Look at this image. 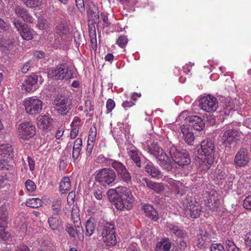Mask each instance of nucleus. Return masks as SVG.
<instances>
[{
    "instance_id": "nucleus-49",
    "label": "nucleus",
    "mask_w": 251,
    "mask_h": 251,
    "mask_svg": "<svg viewBox=\"0 0 251 251\" xmlns=\"http://www.w3.org/2000/svg\"><path fill=\"white\" fill-rule=\"evenodd\" d=\"M25 186L29 192H33L36 189V186L35 183L31 180L28 179L25 183Z\"/></svg>"
},
{
    "instance_id": "nucleus-43",
    "label": "nucleus",
    "mask_w": 251,
    "mask_h": 251,
    "mask_svg": "<svg viewBox=\"0 0 251 251\" xmlns=\"http://www.w3.org/2000/svg\"><path fill=\"white\" fill-rule=\"evenodd\" d=\"M69 27L63 23H60L56 26V33L60 36L67 35L69 32Z\"/></svg>"
},
{
    "instance_id": "nucleus-21",
    "label": "nucleus",
    "mask_w": 251,
    "mask_h": 251,
    "mask_svg": "<svg viewBox=\"0 0 251 251\" xmlns=\"http://www.w3.org/2000/svg\"><path fill=\"white\" fill-rule=\"evenodd\" d=\"M158 159L157 163L163 169L167 172L171 171L173 169V161L172 158H170L165 152L163 155H160Z\"/></svg>"
},
{
    "instance_id": "nucleus-23",
    "label": "nucleus",
    "mask_w": 251,
    "mask_h": 251,
    "mask_svg": "<svg viewBox=\"0 0 251 251\" xmlns=\"http://www.w3.org/2000/svg\"><path fill=\"white\" fill-rule=\"evenodd\" d=\"M142 181L144 184H146L149 189L153 190L156 193L159 194L163 192L165 189L164 185L162 183H156L152 182L147 178L143 177Z\"/></svg>"
},
{
    "instance_id": "nucleus-60",
    "label": "nucleus",
    "mask_w": 251,
    "mask_h": 251,
    "mask_svg": "<svg viewBox=\"0 0 251 251\" xmlns=\"http://www.w3.org/2000/svg\"><path fill=\"white\" fill-rule=\"evenodd\" d=\"M100 16L104 25L108 26L109 24L108 22V13L106 12H102L101 13Z\"/></svg>"
},
{
    "instance_id": "nucleus-42",
    "label": "nucleus",
    "mask_w": 251,
    "mask_h": 251,
    "mask_svg": "<svg viewBox=\"0 0 251 251\" xmlns=\"http://www.w3.org/2000/svg\"><path fill=\"white\" fill-rule=\"evenodd\" d=\"M42 202L40 199L31 198L26 201V205L32 208H38L42 205Z\"/></svg>"
},
{
    "instance_id": "nucleus-33",
    "label": "nucleus",
    "mask_w": 251,
    "mask_h": 251,
    "mask_svg": "<svg viewBox=\"0 0 251 251\" xmlns=\"http://www.w3.org/2000/svg\"><path fill=\"white\" fill-rule=\"evenodd\" d=\"M148 152L156 159H158L160 155L165 152L162 148L155 143H152L147 147Z\"/></svg>"
},
{
    "instance_id": "nucleus-58",
    "label": "nucleus",
    "mask_w": 251,
    "mask_h": 251,
    "mask_svg": "<svg viewBox=\"0 0 251 251\" xmlns=\"http://www.w3.org/2000/svg\"><path fill=\"white\" fill-rule=\"evenodd\" d=\"M244 207L249 210H251V196L247 197L243 201Z\"/></svg>"
},
{
    "instance_id": "nucleus-46",
    "label": "nucleus",
    "mask_w": 251,
    "mask_h": 251,
    "mask_svg": "<svg viewBox=\"0 0 251 251\" xmlns=\"http://www.w3.org/2000/svg\"><path fill=\"white\" fill-rule=\"evenodd\" d=\"M128 40L125 35L120 36L116 41V44L122 49L125 48L128 43Z\"/></svg>"
},
{
    "instance_id": "nucleus-4",
    "label": "nucleus",
    "mask_w": 251,
    "mask_h": 251,
    "mask_svg": "<svg viewBox=\"0 0 251 251\" xmlns=\"http://www.w3.org/2000/svg\"><path fill=\"white\" fill-rule=\"evenodd\" d=\"M169 153L172 160L180 166H187L191 163L190 155L186 150L179 151L176 147L172 146Z\"/></svg>"
},
{
    "instance_id": "nucleus-28",
    "label": "nucleus",
    "mask_w": 251,
    "mask_h": 251,
    "mask_svg": "<svg viewBox=\"0 0 251 251\" xmlns=\"http://www.w3.org/2000/svg\"><path fill=\"white\" fill-rule=\"evenodd\" d=\"M214 158L205 156L203 158H198L197 159L198 164L199 168L203 171H206L210 168L214 163Z\"/></svg>"
},
{
    "instance_id": "nucleus-57",
    "label": "nucleus",
    "mask_w": 251,
    "mask_h": 251,
    "mask_svg": "<svg viewBox=\"0 0 251 251\" xmlns=\"http://www.w3.org/2000/svg\"><path fill=\"white\" fill-rule=\"evenodd\" d=\"M93 194L95 198L98 200H101L104 197L101 190L99 189H95L93 191Z\"/></svg>"
},
{
    "instance_id": "nucleus-27",
    "label": "nucleus",
    "mask_w": 251,
    "mask_h": 251,
    "mask_svg": "<svg viewBox=\"0 0 251 251\" xmlns=\"http://www.w3.org/2000/svg\"><path fill=\"white\" fill-rule=\"evenodd\" d=\"M146 215L152 221H157L159 219L157 211L151 204L145 203L142 206Z\"/></svg>"
},
{
    "instance_id": "nucleus-47",
    "label": "nucleus",
    "mask_w": 251,
    "mask_h": 251,
    "mask_svg": "<svg viewBox=\"0 0 251 251\" xmlns=\"http://www.w3.org/2000/svg\"><path fill=\"white\" fill-rule=\"evenodd\" d=\"M24 4L29 7H35L38 6L42 0H22Z\"/></svg>"
},
{
    "instance_id": "nucleus-40",
    "label": "nucleus",
    "mask_w": 251,
    "mask_h": 251,
    "mask_svg": "<svg viewBox=\"0 0 251 251\" xmlns=\"http://www.w3.org/2000/svg\"><path fill=\"white\" fill-rule=\"evenodd\" d=\"M95 225L91 219L88 220L85 224V235L87 236H91L94 232Z\"/></svg>"
},
{
    "instance_id": "nucleus-56",
    "label": "nucleus",
    "mask_w": 251,
    "mask_h": 251,
    "mask_svg": "<svg viewBox=\"0 0 251 251\" xmlns=\"http://www.w3.org/2000/svg\"><path fill=\"white\" fill-rule=\"evenodd\" d=\"M94 147V143L87 141L86 147V155L87 157H89L92 154V152Z\"/></svg>"
},
{
    "instance_id": "nucleus-37",
    "label": "nucleus",
    "mask_w": 251,
    "mask_h": 251,
    "mask_svg": "<svg viewBox=\"0 0 251 251\" xmlns=\"http://www.w3.org/2000/svg\"><path fill=\"white\" fill-rule=\"evenodd\" d=\"M219 205V200L213 195H209L206 203V207L211 210L214 211Z\"/></svg>"
},
{
    "instance_id": "nucleus-16",
    "label": "nucleus",
    "mask_w": 251,
    "mask_h": 251,
    "mask_svg": "<svg viewBox=\"0 0 251 251\" xmlns=\"http://www.w3.org/2000/svg\"><path fill=\"white\" fill-rule=\"evenodd\" d=\"M250 160L248 151L245 148H242L236 154L234 161L236 166L245 167L248 165Z\"/></svg>"
},
{
    "instance_id": "nucleus-3",
    "label": "nucleus",
    "mask_w": 251,
    "mask_h": 251,
    "mask_svg": "<svg viewBox=\"0 0 251 251\" xmlns=\"http://www.w3.org/2000/svg\"><path fill=\"white\" fill-rule=\"evenodd\" d=\"M116 177L114 170L110 168H104L97 171L95 180L104 187H111L116 183Z\"/></svg>"
},
{
    "instance_id": "nucleus-51",
    "label": "nucleus",
    "mask_w": 251,
    "mask_h": 251,
    "mask_svg": "<svg viewBox=\"0 0 251 251\" xmlns=\"http://www.w3.org/2000/svg\"><path fill=\"white\" fill-rule=\"evenodd\" d=\"M115 107V101L111 99H109L106 101V107L107 112L106 113L108 114L111 112L112 110Z\"/></svg>"
},
{
    "instance_id": "nucleus-62",
    "label": "nucleus",
    "mask_w": 251,
    "mask_h": 251,
    "mask_svg": "<svg viewBox=\"0 0 251 251\" xmlns=\"http://www.w3.org/2000/svg\"><path fill=\"white\" fill-rule=\"evenodd\" d=\"M79 129V128L72 127V129L70 132L71 138L75 139L77 136Z\"/></svg>"
},
{
    "instance_id": "nucleus-30",
    "label": "nucleus",
    "mask_w": 251,
    "mask_h": 251,
    "mask_svg": "<svg viewBox=\"0 0 251 251\" xmlns=\"http://www.w3.org/2000/svg\"><path fill=\"white\" fill-rule=\"evenodd\" d=\"M167 226L173 234L178 238H184L187 236L186 231L178 226L175 225L173 224H169Z\"/></svg>"
},
{
    "instance_id": "nucleus-9",
    "label": "nucleus",
    "mask_w": 251,
    "mask_h": 251,
    "mask_svg": "<svg viewBox=\"0 0 251 251\" xmlns=\"http://www.w3.org/2000/svg\"><path fill=\"white\" fill-rule=\"evenodd\" d=\"M101 236L103 242L106 246H114L117 243L114 225L106 223L103 226Z\"/></svg>"
},
{
    "instance_id": "nucleus-31",
    "label": "nucleus",
    "mask_w": 251,
    "mask_h": 251,
    "mask_svg": "<svg viewBox=\"0 0 251 251\" xmlns=\"http://www.w3.org/2000/svg\"><path fill=\"white\" fill-rule=\"evenodd\" d=\"M145 169L146 172L152 177L159 178L161 176V171L157 167L154 166L151 162H149L146 164Z\"/></svg>"
},
{
    "instance_id": "nucleus-55",
    "label": "nucleus",
    "mask_w": 251,
    "mask_h": 251,
    "mask_svg": "<svg viewBox=\"0 0 251 251\" xmlns=\"http://www.w3.org/2000/svg\"><path fill=\"white\" fill-rule=\"evenodd\" d=\"M75 194L74 191L70 192L68 195L67 201L69 205H72L74 204L75 202Z\"/></svg>"
},
{
    "instance_id": "nucleus-7",
    "label": "nucleus",
    "mask_w": 251,
    "mask_h": 251,
    "mask_svg": "<svg viewBox=\"0 0 251 251\" xmlns=\"http://www.w3.org/2000/svg\"><path fill=\"white\" fill-rule=\"evenodd\" d=\"M25 110L30 115L39 114L42 110L43 102L35 97H28L24 102Z\"/></svg>"
},
{
    "instance_id": "nucleus-14",
    "label": "nucleus",
    "mask_w": 251,
    "mask_h": 251,
    "mask_svg": "<svg viewBox=\"0 0 251 251\" xmlns=\"http://www.w3.org/2000/svg\"><path fill=\"white\" fill-rule=\"evenodd\" d=\"M12 22L23 39L25 40L32 39V30L27 25L22 23L16 18H13Z\"/></svg>"
},
{
    "instance_id": "nucleus-26",
    "label": "nucleus",
    "mask_w": 251,
    "mask_h": 251,
    "mask_svg": "<svg viewBox=\"0 0 251 251\" xmlns=\"http://www.w3.org/2000/svg\"><path fill=\"white\" fill-rule=\"evenodd\" d=\"M181 130L185 143L189 146H193L195 139L194 133L189 130L187 126L184 125L181 126Z\"/></svg>"
},
{
    "instance_id": "nucleus-44",
    "label": "nucleus",
    "mask_w": 251,
    "mask_h": 251,
    "mask_svg": "<svg viewBox=\"0 0 251 251\" xmlns=\"http://www.w3.org/2000/svg\"><path fill=\"white\" fill-rule=\"evenodd\" d=\"M97 134V131L96 127L95 125H93L91 126L90 128L87 141L94 143L96 140Z\"/></svg>"
},
{
    "instance_id": "nucleus-5",
    "label": "nucleus",
    "mask_w": 251,
    "mask_h": 251,
    "mask_svg": "<svg viewBox=\"0 0 251 251\" xmlns=\"http://www.w3.org/2000/svg\"><path fill=\"white\" fill-rule=\"evenodd\" d=\"M50 75L55 80L69 79L74 78L73 71L69 69L66 64H60L51 70Z\"/></svg>"
},
{
    "instance_id": "nucleus-63",
    "label": "nucleus",
    "mask_w": 251,
    "mask_h": 251,
    "mask_svg": "<svg viewBox=\"0 0 251 251\" xmlns=\"http://www.w3.org/2000/svg\"><path fill=\"white\" fill-rule=\"evenodd\" d=\"M8 29L6 23L0 18V32H3Z\"/></svg>"
},
{
    "instance_id": "nucleus-6",
    "label": "nucleus",
    "mask_w": 251,
    "mask_h": 251,
    "mask_svg": "<svg viewBox=\"0 0 251 251\" xmlns=\"http://www.w3.org/2000/svg\"><path fill=\"white\" fill-rule=\"evenodd\" d=\"M13 150L9 144L0 145V170H8L10 167L9 160L12 158Z\"/></svg>"
},
{
    "instance_id": "nucleus-54",
    "label": "nucleus",
    "mask_w": 251,
    "mask_h": 251,
    "mask_svg": "<svg viewBox=\"0 0 251 251\" xmlns=\"http://www.w3.org/2000/svg\"><path fill=\"white\" fill-rule=\"evenodd\" d=\"M245 243L248 251H251V232H249L246 234Z\"/></svg>"
},
{
    "instance_id": "nucleus-59",
    "label": "nucleus",
    "mask_w": 251,
    "mask_h": 251,
    "mask_svg": "<svg viewBox=\"0 0 251 251\" xmlns=\"http://www.w3.org/2000/svg\"><path fill=\"white\" fill-rule=\"evenodd\" d=\"M75 4L78 9L81 12L84 11L85 8L83 0H75Z\"/></svg>"
},
{
    "instance_id": "nucleus-2",
    "label": "nucleus",
    "mask_w": 251,
    "mask_h": 251,
    "mask_svg": "<svg viewBox=\"0 0 251 251\" xmlns=\"http://www.w3.org/2000/svg\"><path fill=\"white\" fill-rule=\"evenodd\" d=\"M239 136V132L234 129L223 131L222 145L225 148V151L229 154L233 153L236 151Z\"/></svg>"
},
{
    "instance_id": "nucleus-45",
    "label": "nucleus",
    "mask_w": 251,
    "mask_h": 251,
    "mask_svg": "<svg viewBox=\"0 0 251 251\" xmlns=\"http://www.w3.org/2000/svg\"><path fill=\"white\" fill-rule=\"evenodd\" d=\"M225 244L227 251H241L232 240H227Z\"/></svg>"
},
{
    "instance_id": "nucleus-24",
    "label": "nucleus",
    "mask_w": 251,
    "mask_h": 251,
    "mask_svg": "<svg viewBox=\"0 0 251 251\" xmlns=\"http://www.w3.org/2000/svg\"><path fill=\"white\" fill-rule=\"evenodd\" d=\"M201 212L200 207L194 204H190L185 211V214L188 218L196 219L199 217Z\"/></svg>"
},
{
    "instance_id": "nucleus-12",
    "label": "nucleus",
    "mask_w": 251,
    "mask_h": 251,
    "mask_svg": "<svg viewBox=\"0 0 251 251\" xmlns=\"http://www.w3.org/2000/svg\"><path fill=\"white\" fill-rule=\"evenodd\" d=\"M54 104L57 113L65 116L72 108V100L68 98H57L54 100Z\"/></svg>"
},
{
    "instance_id": "nucleus-17",
    "label": "nucleus",
    "mask_w": 251,
    "mask_h": 251,
    "mask_svg": "<svg viewBox=\"0 0 251 251\" xmlns=\"http://www.w3.org/2000/svg\"><path fill=\"white\" fill-rule=\"evenodd\" d=\"M127 153L130 159L138 168L141 167L142 154L139 150L133 146L128 147L126 149Z\"/></svg>"
},
{
    "instance_id": "nucleus-20",
    "label": "nucleus",
    "mask_w": 251,
    "mask_h": 251,
    "mask_svg": "<svg viewBox=\"0 0 251 251\" xmlns=\"http://www.w3.org/2000/svg\"><path fill=\"white\" fill-rule=\"evenodd\" d=\"M186 123L190 127H192L196 130L201 131L205 126L203 120L197 115H193L187 118Z\"/></svg>"
},
{
    "instance_id": "nucleus-19",
    "label": "nucleus",
    "mask_w": 251,
    "mask_h": 251,
    "mask_svg": "<svg viewBox=\"0 0 251 251\" xmlns=\"http://www.w3.org/2000/svg\"><path fill=\"white\" fill-rule=\"evenodd\" d=\"M201 149L205 156L214 158L215 147L213 141L211 139H206L201 142Z\"/></svg>"
},
{
    "instance_id": "nucleus-25",
    "label": "nucleus",
    "mask_w": 251,
    "mask_h": 251,
    "mask_svg": "<svg viewBox=\"0 0 251 251\" xmlns=\"http://www.w3.org/2000/svg\"><path fill=\"white\" fill-rule=\"evenodd\" d=\"M172 243L167 237L162 238L156 243L155 247V251H171Z\"/></svg>"
},
{
    "instance_id": "nucleus-22",
    "label": "nucleus",
    "mask_w": 251,
    "mask_h": 251,
    "mask_svg": "<svg viewBox=\"0 0 251 251\" xmlns=\"http://www.w3.org/2000/svg\"><path fill=\"white\" fill-rule=\"evenodd\" d=\"M52 121V119L48 116H40L37 120V126L40 129L45 130H50L52 128L51 124Z\"/></svg>"
},
{
    "instance_id": "nucleus-64",
    "label": "nucleus",
    "mask_w": 251,
    "mask_h": 251,
    "mask_svg": "<svg viewBox=\"0 0 251 251\" xmlns=\"http://www.w3.org/2000/svg\"><path fill=\"white\" fill-rule=\"evenodd\" d=\"M16 251H30V250L27 246L20 245L17 247Z\"/></svg>"
},
{
    "instance_id": "nucleus-52",
    "label": "nucleus",
    "mask_w": 251,
    "mask_h": 251,
    "mask_svg": "<svg viewBox=\"0 0 251 251\" xmlns=\"http://www.w3.org/2000/svg\"><path fill=\"white\" fill-rule=\"evenodd\" d=\"M211 251H226L223 245L220 243H213L210 246Z\"/></svg>"
},
{
    "instance_id": "nucleus-29",
    "label": "nucleus",
    "mask_w": 251,
    "mask_h": 251,
    "mask_svg": "<svg viewBox=\"0 0 251 251\" xmlns=\"http://www.w3.org/2000/svg\"><path fill=\"white\" fill-rule=\"evenodd\" d=\"M82 147V140L80 138L76 139L74 143L72 151V158L75 162L77 160L81 154Z\"/></svg>"
},
{
    "instance_id": "nucleus-1",
    "label": "nucleus",
    "mask_w": 251,
    "mask_h": 251,
    "mask_svg": "<svg viewBox=\"0 0 251 251\" xmlns=\"http://www.w3.org/2000/svg\"><path fill=\"white\" fill-rule=\"evenodd\" d=\"M110 201L120 210H129L132 207L134 199L130 189L126 187H118L107 192Z\"/></svg>"
},
{
    "instance_id": "nucleus-36",
    "label": "nucleus",
    "mask_w": 251,
    "mask_h": 251,
    "mask_svg": "<svg viewBox=\"0 0 251 251\" xmlns=\"http://www.w3.org/2000/svg\"><path fill=\"white\" fill-rule=\"evenodd\" d=\"M48 222L50 227L52 230H59L62 226V222L58 217H50L48 218Z\"/></svg>"
},
{
    "instance_id": "nucleus-32",
    "label": "nucleus",
    "mask_w": 251,
    "mask_h": 251,
    "mask_svg": "<svg viewBox=\"0 0 251 251\" xmlns=\"http://www.w3.org/2000/svg\"><path fill=\"white\" fill-rule=\"evenodd\" d=\"M234 105L233 102L228 99H226L221 105V109L220 111L221 115H229L234 111Z\"/></svg>"
},
{
    "instance_id": "nucleus-38",
    "label": "nucleus",
    "mask_w": 251,
    "mask_h": 251,
    "mask_svg": "<svg viewBox=\"0 0 251 251\" xmlns=\"http://www.w3.org/2000/svg\"><path fill=\"white\" fill-rule=\"evenodd\" d=\"M62 202L60 199L53 200L51 204V209L54 215H59L62 213Z\"/></svg>"
},
{
    "instance_id": "nucleus-15",
    "label": "nucleus",
    "mask_w": 251,
    "mask_h": 251,
    "mask_svg": "<svg viewBox=\"0 0 251 251\" xmlns=\"http://www.w3.org/2000/svg\"><path fill=\"white\" fill-rule=\"evenodd\" d=\"M195 244L200 249H204L212 241L210 234L206 230H201L196 236Z\"/></svg>"
},
{
    "instance_id": "nucleus-53",
    "label": "nucleus",
    "mask_w": 251,
    "mask_h": 251,
    "mask_svg": "<svg viewBox=\"0 0 251 251\" xmlns=\"http://www.w3.org/2000/svg\"><path fill=\"white\" fill-rule=\"evenodd\" d=\"M82 120L78 117L75 116L71 124V127L79 128L82 125Z\"/></svg>"
},
{
    "instance_id": "nucleus-18",
    "label": "nucleus",
    "mask_w": 251,
    "mask_h": 251,
    "mask_svg": "<svg viewBox=\"0 0 251 251\" xmlns=\"http://www.w3.org/2000/svg\"><path fill=\"white\" fill-rule=\"evenodd\" d=\"M38 76L32 75L27 76L23 83L22 89L27 92L33 91L38 87Z\"/></svg>"
},
{
    "instance_id": "nucleus-61",
    "label": "nucleus",
    "mask_w": 251,
    "mask_h": 251,
    "mask_svg": "<svg viewBox=\"0 0 251 251\" xmlns=\"http://www.w3.org/2000/svg\"><path fill=\"white\" fill-rule=\"evenodd\" d=\"M82 37L80 33L78 32H75L74 33V40L76 44L79 45L82 42Z\"/></svg>"
},
{
    "instance_id": "nucleus-11",
    "label": "nucleus",
    "mask_w": 251,
    "mask_h": 251,
    "mask_svg": "<svg viewBox=\"0 0 251 251\" xmlns=\"http://www.w3.org/2000/svg\"><path fill=\"white\" fill-rule=\"evenodd\" d=\"M112 168L116 172L119 178L126 184L131 183V176L124 164L120 161H115L112 164Z\"/></svg>"
},
{
    "instance_id": "nucleus-8",
    "label": "nucleus",
    "mask_w": 251,
    "mask_h": 251,
    "mask_svg": "<svg viewBox=\"0 0 251 251\" xmlns=\"http://www.w3.org/2000/svg\"><path fill=\"white\" fill-rule=\"evenodd\" d=\"M19 136L24 140H29L36 134V128L32 122H22L18 127Z\"/></svg>"
},
{
    "instance_id": "nucleus-50",
    "label": "nucleus",
    "mask_w": 251,
    "mask_h": 251,
    "mask_svg": "<svg viewBox=\"0 0 251 251\" xmlns=\"http://www.w3.org/2000/svg\"><path fill=\"white\" fill-rule=\"evenodd\" d=\"M179 182H177L176 180L174 181V183H172L171 185H168L169 189L174 192L176 194H178L179 193V187L178 185Z\"/></svg>"
},
{
    "instance_id": "nucleus-10",
    "label": "nucleus",
    "mask_w": 251,
    "mask_h": 251,
    "mask_svg": "<svg viewBox=\"0 0 251 251\" xmlns=\"http://www.w3.org/2000/svg\"><path fill=\"white\" fill-rule=\"evenodd\" d=\"M8 211L5 206L0 207V239L3 241L8 240L10 233L6 231L8 220Z\"/></svg>"
},
{
    "instance_id": "nucleus-48",
    "label": "nucleus",
    "mask_w": 251,
    "mask_h": 251,
    "mask_svg": "<svg viewBox=\"0 0 251 251\" xmlns=\"http://www.w3.org/2000/svg\"><path fill=\"white\" fill-rule=\"evenodd\" d=\"M98 159L104 163L105 165L110 166L112 167V164L115 161H117L116 160L112 159L109 158L105 157L103 154H100L99 156Z\"/></svg>"
},
{
    "instance_id": "nucleus-13",
    "label": "nucleus",
    "mask_w": 251,
    "mask_h": 251,
    "mask_svg": "<svg viewBox=\"0 0 251 251\" xmlns=\"http://www.w3.org/2000/svg\"><path fill=\"white\" fill-rule=\"evenodd\" d=\"M218 105L217 99L211 96H207L200 100V106L201 108L208 112L215 111L218 107Z\"/></svg>"
},
{
    "instance_id": "nucleus-34",
    "label": "nucleus",
    "mask_w": 251,
    "mask_h": 251,
    "mask_svg": "<svg viewBox=\"0 0 251 251\" xmlns=\"http://www.w3.org/2000/svg\"><path fill=\"white\" fill-rule=\"evenodd\" d=\"M15 11L16 14L22 18L24 21L27 22H32V17L29 15L27 11L23 6H16Z\"/></svg>"
},
{
    "instance_id": "nucleus-39",
    "label": "nucleus",
    "mask_w": 251,
    "mask_h": 251,
    "mask_svg": "<svg viewBox=\"0 0 251 251\" xmlns=\"http://www.w3.org/2000/svg\"><path fill=\"white\" fill-rule=\"evenodd\" d=\"M71 186V181L69 177L65 176L60 182L59 191L61 194H65L70 190Z\"/></svg>"
},
{
    "instance_id": "nucleus-35",
    "label": "nucleus",
    "mask_w": 251,
    "mask_h": 251,
    "mask_svg": "<svg viewBox=\"0 0 251 251\" xmlns=\"http://www.w3.org/2000/svg\"><path fill=\"white\" fill-rule=\"evenodd\" d=\"M66 230L68 233L70 237L75 238L76 235L78 236L81 234V232L83 231L82 228L78 226H73V225L68 224L66 226Z\"/></svg>"
},
{
    "instance_id": "nucleus-41",
    "label": "nucleus",
    "mask_w": 251,
    "mask_h": 251,
    "mask_svg": "<svg viewBox=\"0 0 251 251\" xmlns=\"http://www.w3.org/2000/svg\"><path fill=\"white\" fill-rule=\"evenodd\" d=\"M94 105L92 104L91 101L89 100H87L84 103V112L86 116L92 117L93 116V111L94 110Z\"/></svg>"
}]
</instances>
